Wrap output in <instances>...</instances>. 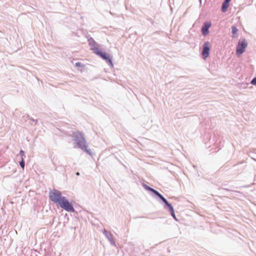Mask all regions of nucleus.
Here are the masks:
<instances>
[{
	"mask_svg": "<svg viewBox=\"0 0 256 256\" xmlns=\"http://www.w3.org/2000/svg\"><path fill=\"white\" fill-rule=\"evenodd\" d=\"M62 197L60 192L58 190H54L50 192V200L55 203H59Z\"/></svg>",
	"mask_w": 256,
	"mask_h": 256,
	"instance_id": "4",
	"label": "nucleus"
},
{
	"mask_svg": "<svg viewBox=\"0 0 256 256\" xmlns=\"http://www.w3.org/2000/svg\"><path fill=\"white\" fill-rule=\"evenodd\" d=\"M232 34H233V38H234L235 35L238 34V30L236 26H232Z\"/></svg>",
	"mask_w": 256,
	"mask_h": 256,
	"instance_id": "15",
	"label": "nucleus"
},
{
	"mask_svg": "<svg viewBox=\"0 0 256 256\" xmlns=\"http://www.w3.org/2000/svg\"><path fill=\"white\" fill-rule=\"evenodd\" d=\"M76 175H79V173L78 172H76Z\"/></svg>",
	"mask_w": 256,
	"mask_h": 256,
	"instance_id": "22",
	"label": "nucleus"
},
{
	"mask_svg": "<svg viewBox=\"0 0 256 256\" xmlns=\"http://www.w3.org/2000/svg\"><path fill=\"white\" fill-rule=\"evenodd\" d=\"M146 188L148 190L152 192L154 194H155L156 195H157L160 198L161 196H162V194H160L156 190H155L148 186H146Z\"/></svg>",
	"mask_w": 256,
	"mask_h": 256,
	"instance_id": "10",
	"label": "nucleus"
},
{
	"mask_svg": "<svg viewBox=\"0 0 256 256\" xmlns=\"http://www.w3.org/2000/svg\"><path fill=\"white\" fill-rule=\"evenodd\" d=\"M20 166L24 169V158H22V160L20 162Z\"/></svg>",
	"mask_w": 256,
	"mask_h": 256,
	"instance_id": "17",
	"label": "nucleus"
},
{
	"mask_svg": "<svg viewBox=\"0 0 256 256\" xmlns=\"http://www.w3.org/2000/svg\"><path fill=\"white\" fill-rule=\"evenodd\" d=\"M88 42L90 47V50H92L95 54L98 53V52L100 50L98 48V44L92 38L88 39Z\"/></svg>",
	"mask_w": 256,
	"mask_h": 256,
	"instance_id": "5",
	"label": "nucleus"
},
{
	"mask_svg": "<svg viewBox=\"0 0 256 256\" xmlns=\"http://www.w3.org/2000/svg\"><path fill=\"white\" fill-rule=\"evenodd\" d=\"M209 46L210 43L208 42H206L204 44L202 55L204 59H206L209 56V52L210 50Z\"/></svg>",
	"mask_w": 256,
	"mask_h": 256,
	"instance_id": "6",
	"label": "nucleus"
},
{
	"mask_svg": "<svg viewBox=\"0 0 256 256\" xmlns=\"http://www.w3.org/2000/svg\"><path fill=\"white\" fill-rule=\"evenodd\" d=\"M170 208V212L171 215L172 216V217L176 220H177V218L175 216L174 210L173 207L172 206V205H168V206Z\"/></svg>",
	"mask_w": 256,
	"mask_h": 256,
	"instance_id": "14",
	"label": "nucleus"
},
{
	"mask_svg": "<svg viewBox=\"0 0 256 256\" xmlns=\"http://www.w3.org/2000/svg\"><path fill=\"white\" fill-rule=\"evenodd\" d=\"M146 188L148 190L152 192L154 194H155L156 195H157L160 198L161 196H162V194H160L156 190H155L148 186H146Z\"/></svg>",
	"mask_w": 256,
	"mask_h": 256,
	"instance_id": "12",
	"label": "nucleus"
},
{
	"mask_svg": "<svg viewBox=\"0 0 256 256\" xmlns=\"http://www.w3.org/2000/svg\"><path fill=\"white\" fill-rule=\"evenodd\" d=\"M20 154L22 156V158H23L24 156V152L22 150H21L20 152Z\"/></svg>",
	"mask_w": 256,
	"mask_h": 256,
	"instance_id": "19",
	"label": "nucleus"
},
{
	"mask_svg": "<svg viewBox=\"0 0 256 256\" xmlns=\"http://www.w3.org/2000/svg\"><path fill=\"white\" fill-rule=\"evenodd\" d=\"M146 188L148 190L152 192L154 194H155L156 195H157L160 198L161 196H162V194H160L156 190H155L148 186H146Z\"/></svg>",
	"mask_w": 256,
	"mask_h": 256,
	"instance_id": "13",
	"label": "nucleus"
},
{
	"mask_svg": "<svg viewBox=\"0 0 256 256\" xmlns=\"http://www.w3.org/2000/svg\"><path fill=\"white\" fill-rule=\"evenodd\" d=\"M72 136L74 138V141L76 143L79 148L84 150L88 154L92 155L91 150L87 148L86 140L80 132L78 131L73 132Z\"/></svg>",
	"mask_w": 256,
	"mask_h": 256,
	"instance_id": "1",
	"label": "nucleus"
},
{
	"mask_svg": "<svg viewBox=\"0 0 256 256\" xmlns=\"http://www.w3.org/2000/svg\"><path fill=\"white\" fill-rule=\"evenodd\" d=\"M76 66H81V64L80 62H76Z\"/></svg>",
	"mask_w": 256,
	"mask_h": 256,
	"instance_id": "20",
	"label": "nucleus"
},
{
	"mask_svg": "<svg viewBox=\"0 0 256 256\" xmlns=\"http://www.w3.org/2000/svg\"><path fill=\"white\" fill-rule=\"evenodd\" d=\"M251 84L253 85L256 86V78L252 79L251 81Z\"/></svg>",
	"mask_w": 256,
	"mask_h": 256,
	"instance_id": "18",
	"label": "nucleus"
},
{
	"mask_svg": "<svg viewBox=\"0 0 256 256\" xmlns=\"http://www.w3.org/2000/svg\"><path fill=\"white\" fill-rule=\"evenodd\" d=\"M230 0H224V2H226L229 3V2H230Z\"/></svg>",
	"mask_w": 256,
	"mask_h": 256,
	"instance_id": "21",
	"label": "nucleus"
},
{
	"mask_svg": "<svg viewBox=\"0 0 256 256\" xmlns=\"http://www.w3.org/2000/svg\"><path fill=\"white\" fill-rule=\"evenodd\" d=\"M228 6H229V3L224 2L222 3V12H226Z\"/></svg>",
	"mask_w": 256,
	"mask_h": 256,
	"instance_id": "9",
	"label": "nucleus"
},
{
	"mask_svg": "<svg viewBox=\"0 0 256 256\" xmlns=\"http://www.w3.org/2000/svg\"><path fill=\"white\" fill-rule=\"evenodd\" d=\"M146 188L148 190L152 192L154 194H155L156 195H157L160 198L161 196H162V194H160L156 190H155L148 186H146Z\"/></svg>",
	"mask_w": 256,
	"mask_h": 256,
	"instance_id": "11",
	"label": "nucleus"
},
{
	"mask_svg": "<svg viewBox=\"0 0 256 256\" xmlns=\"http://www.w3.org/2000/svg\"><path fill=\"white\" fill-rule=\"evenodd\" d=\"M210 26L211 24L210 22H206L204 24L202 28V32L204 36H206L208 34V28L210 27Z\"/></svg>",
	"mask_w": 256,
	"mask_h": 256,
	"instance_id": "8",
	"label": "nucleus"
},
{
	"mask_svg": "<svg viewBox=\"0 0 256 256\" xmlns=\"http://www.w3.org/2000/svg\"><path fill=\"white\" fill-rule=\"evenodd\" d=\"M248 46V44L245 40H240L236 46V54L240 56L244 52Z\"/></svg>",
	"mask_w": 256,
	"mask_h": 256,
	"instance_id": "3",
	"label": "nucleus"
},
{
	"mask_svg": "<svg viewBox=\"0 0 256 256\" xmlns=\"http://www.w3.org/2000/svg\"><path fill=\"white\" fill-rule=\"evenodd\" d=\"M160 198L168 206V205H171L168 202L167 200L162 196L160 197Z\"/></svg>",
	"mask_w": 256,
	"mask_h": 256,
	"instance_id": "16",
	"label": "nucleus"
},
{
	"mask_svg": "<svg viewBox=\"0 0 256 256\" xmlns=\"http://www.w3.org/2000/svg\"><path fill=\"white\" fill-rule=\"evenodd\" d=\"M96 55L99 56H100L103 60H104L106 61V62L112 65V61L110 57L108 54H107L106 53L102 52L100 50L98 52V53L96 54Z\"/></svg>",
	"mask_w": 256,
	"mask_h": 256,
	"instance_id": "7",
	"label": "nucleus"
},
{
	"mask_svg": "<svg viewBox=\"0 0 256 256\" xmlns=\"http://www.w3.org/2000/svg\"><path fill=\"white\" fill-rule=\"evenodd\" d=\"M58 204L62 208L68 212H73L74 210L72 204L65 197H62Z\"/></svg>",
	"mask_w": 256,
	"mask_h": 256,
	"instance_id": "2",
	"label": "nucleus"
}]
</instances>
